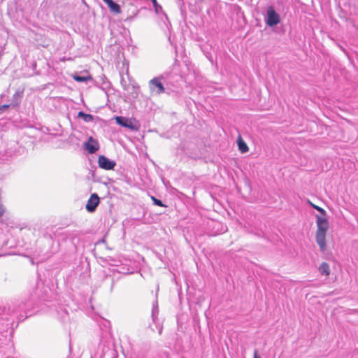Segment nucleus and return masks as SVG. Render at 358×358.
Returning a JSON list of instances; mask_svg holds the SVG:
<instances>
[{
	"instance_id": "obj_1",
	"label": "nucleus",
	"mask_w": 358,
	"mask_h": 358,
	"mask_svg": "<svg viewBox=\"0 0 358 358\" xmlns=\"http://www.w3.org/2000/svg\"><path fill=\"white\" fill-rule=\"evenodd\" d=\"M318 229L316 232V242L320 247V250L324 252L326 250V234L329 225H317Z\"/></svg>"
},
{
	"instance_id": "obj_2",
	"label": "nucleus",
	"mask_w": 358,
	"mask_h": 358,
	"mask_svg": "<svg viewBox=\"0 0 358 358\" xmlns=\"http://www.w3.org/2000/svg\"><path fill=\"white\" fill-rule=\"evenodd\" d=\"M280 21V15L275 12L272 6L267 9V19L266 23L270 27L277 25Z\"/></svg>"
},
{
	"instance_id": "obj_3",
	"label": "nucleus",
	"mask_w": 358,
	"mask_h": 358,
	"mask_svg": "<svg viewBox=\"0 0 358 358\" xmlns=\"http://www.w3.org/2000/svg\"><path fill=\"white\" fill-rule=\"evenodd\" d=\"M115 120L117 124H118L119 125L131 129L132 130L138 129V127L136 125V122H134V121L127 117L117 116L115 117Z\"/></svg>"
},
{
	"instance_id": "obj_4",
	"label": "nucleus",
	"mask_w": 358,
	"mask_h": 358,
	"mask_svg": "<svg viewBox=\"0 0 358 358\" xmlns=\"http://www.w3.org/2000/svg\"><path fill=\"white\" fill-rule=\"evenodd\" d=\"M98 164L100 168L105 170H112L115 166V162L110 160L103 155H100L98 158Z\"/></svg>"
},
{
	"instance_id": "obj_5",
	"label": "nucleus",
	"mask_w": 358,
	"mask_h": 358,
	"mask_svg": "<svg viewBox=\"0 0 358 358\" xmlns=\"http://www.w3.org/2000/svg\"><path fill=\"white\" fill-rule=\"evenodd\" d=\"M99 203V196L96 193L91 194L86 204L87 210L90 213L94 212L98 206Z\"/></svg>"
},
{
	"instance_id": "obj_6",
	"label": "nucleus",
	"mask_w": 358,
	"mask_h": 358,
	"mask_svg": "<svg viewBox=\"0 0 358 358\" xmlns=\"http://www.w3.org/2000/svg\"><path fill=\"white\" fill-rule=\"evenodd\" d=\"M84 148L89 153L93 154L99 150V145L96 140L90 136L88 141L84 143Z\"/></svg>"
},
{
	"instance_id": "obj_7",
	"label": "nucleus",
	"mask_w": 358,
	"mask_h": 358,
	"mask_svg": "<svg viewBox=\"0 0 358 358\" xmlns=\"http://www.w3.org/2000/svg\"><path fill=\"white\" fill-rule=\"evenodd\" d=\"M24 307V303H13L10 305L8 308H4L3 312H7L8 315H10V316H17V313L22 310Z\"/></svg>"
},
{
	"instance_id": "obj_8",
	"label": "nucleus",
	"mask_w": 358,
	"mask_h": 358,
	"mask_svg": "<svg viewBox=\"0 0 358 358\" xmlns=\"http://www.w3.org/2000/svg\"><path fill=\"white\" fill-rule=\"evenodd\" d=\"M103 1L107 5L111 13L119 15L122 13L120 6L113 0H103Z\"/></svg>"
},
{
	"instance_id": "obj_9",
	"label": "nucleus",
	"mask_w": 358,
	"mask_h": 358,
	"mask_svg": "<svg viewBox=\"0 0 358 358\" xmlns=\"http://www.w3.org/2000/svg\"><path fill=\"white\" fill-rule=\"evenodd\" d=\"M237 145L238 147V150L241 153H245L249 150L246 143L244 141V140L240 135L237 138Z\"/></svg>"
},
{
	"instance_id": "obj_10",
	"label": "nucleus",
	"mask_w": 358,
	"mask_h": 358,
	"mask_svg": "<svg viewBox=\"0 0 358 358\" xmlns=\"http://www.w3.org/2000/svg\"><path fill=\"white\" fill-rule=\"evenodd\" d=\"M319 272L322 275L329 276L330 275L329 265L326 262H322L319 266Z\"/></svg>"
},
{
	"instance_id": "obj_11",
	"label": "nucleus",
	"mask_w": 358,
	"mask_h": 358,
	"mask_svg": "<svg viewBox=\"0 0 358 358\" xmlns=\"http://www.w3.org/2000/svg\"><path fill=\"white\" fill-rule=\"evenodd\" d=\"M310 205L314 208H315L316 210H317L319 212L321 213V215L322 216H324L325 215V211L320 207L312 203L311 202H310ZM327 222V220L324 217H317V224H325Z\"/></svg>"
},
{
	"instance_id": "obj_12",
	"label": "nucleus",
	"mask_w": 358,
	"mask_h": 358,
	"mask_svg": "<svg viewBox=\"0 0 358 358\" xmlns=\"http://www.w3.org/2000/svg\"><path fill=\"white\" fill-rule=\"evenodd\" d=\"M150 84L155 86L158 89V90L157 92L158 94L163 93L165 90V89L163 86V84L159 80H158V79H157V78H154V79L151 80Z\"/></svg>"
},
{
	"instance_id": "obj_13",
	"label": "nucleus",
	"mask_w": 358,
	"mask_h": 358,
	"mask_svg": "<svg viewBox=\"0 0 358 358\" xmlns=\"http://www.w3.org/2000/svg\"><path fill=\"white\" fill-rule=\"evenodd\" d=\"M217 229L216 231H213L210 232V236H217L218 234H222L227 231V225H216Z\"/></svg>"
},
{
	"instance_id": "obj_14",
	"label": "nucleus",
	"mask_w": 358,
	"mask_h": 358,
	"mask_svg": "<svg viewBox=\"0 0 358 358\" xmlns=\"http://www.w3.org/2000/svg\"><path fill=\"white\" fill-rule=\"evenodd\" d=\"M73 78L77 82H86L88 80H91L92 79V77L90 74H88L86 76H80L75 75L73 76Z\"/></svg>"
},
{
	"instance_id": "obj_15",
	"label": "nucleus",
	"mask_w": 358,
	"mask_h": 358,
	"mask_svg": "<svg viewBox=\"0 0 358 358\" xmlns=\"http://www.w3.org/2000/svg\"><path fill=\"white\" fill-rule=\"evenodd\" d=\"M159 313V308H158V302L156 300L155 302L153 303L152 306V317L153 321L155 320V317Z\"/></svg>"
},
{
	"instance_id": "obj_16",
	"label": "nucleus",
	"mask_w": 358,
	"mask_h": 358,
	"mask_svg": "<svg viewBox=\"0 0 358 358\" xmlns=\"http://www.w3.org/2000/svg\"><path fill=\"white\" fill-rule=\"evenodd\" d=\"M78 116L79 117H83V120L85 121V122H90V121H92L93 120V117L92 115H90V114H85L83 112L80 111L78 113Z\"/></svg>"
},
{
	"instance_id": "obj_17",
	"label": "nucleus",
	"mask_w": 358,
	"mask_h": 358,
	"mask_svg": "<svg viewBox=\"0 0 358 358\" xmlns=\"http://www.w3.org/2000/svg\"><path fill=\"white\" fill-rule=\"evenodd\" d=\"M152 200L153 201L154 203L156 204L157 206H164V205L162 203V201L156 199L155 197L154 196H152Z\"/></svg>"
},
{
	"instance_id": "obj_18",
	"label": "nucleus",
	"mask_w": 358,
	"mask_h": 358,
	"mask_svg": "<svg viewBox=\"0 0 358 358\" xmlns=\"http://www.w3.org/2000/svg\"><path fill=\"white\" fill-rule=\"evenodd\" d=\"M151 1H152V3H153L154 7H155V8H157V6H158V3H157V0H151Z\"/></svg>"
},
{
	"instance_id": "obj_19",
	"label": "nucleus",
	"mask_w": 358,
	"mask_h": 358,
	"mask_svg": "<svg viewBox=\"0 0 358 358\" xmlns=\"http://www.w3.org/2000/svg\"><path fill=\"white\" fill-rule=\"evenodd\" d=\"M254 358H261L260 356L258 355V352L257 350H255V352H254Z\"/></svg>"
},
{
	"instance_id": "obj_20",
	"label": "nucleus",
	"mask_w": 358,
	"mask_h": 358,
	"mask_svg": "<svg viewBox=\"0 0 358 358\" xmlns=\"http://www.w3.org/2000/svg\"><path fill=\"white\" fill-rule=\"evenodd\" d=\"M2 108H9V105H3Z\"/></svg>"
},
{
	"instance_id": "obj_21",
	"label": "nucleus",
	"mask_w": 358,
	"mask_h": 358,
	"mask_svg": "<svg viewBox=\"0 0 358 358\" xmlns=\"http://www.w3.org/2000/svg\"><path fill=\"white\" fill-rule=\"evenodd\" d=\"M162 332V327L160 328V329H159V334H161Z\"/></svg>"
},
{
	"instance_id": "obj_22",
	"label": "nucleus",
	"mask_w": 358,
	"mask_h": 358,
	"mask_svg": "<svg viewBox=\"0 0 358 358\" xmlns=\"http://www.w3.org/2000/svg\"><path fill=\"white\" fill-rule=\"evenodd\" d=\"M261 234H262V232H259V233H257L256 234H257L258 236H261Z\"/></svg>"
}]
</instances>
